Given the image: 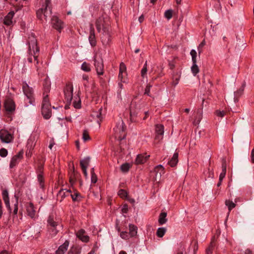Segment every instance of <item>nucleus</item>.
<instances>
[{
	"mask_svg": "<svg viewBox=\"0 0 254 254\" xmlns=\"http://www.w3.org/2000/svg\"><path fill=\"white\" fill-rule=\"evenodd\" d=\"M95 24L99 32H100L101 30L103 31L102 35L101 37L103 44L105 46L109 45L111 41L110 27L104 25V19L102 17H99L97 19Z\"/></svg>",
	"mask_w": 254,
	"mask_h": 254,
	"instance_id": "f257e3e1",
	"label": "nucleus"
},
{
	"mask_svg": "<svg viewBox=\"0 0 254 254\" xmlns=\"http://www.w3.org/2000/svg\"><path fill=\"white\" fill-rule=\"evenodd\" d=\"M51 0H45V5L37 11L38 18L42 21H47V17L52 14Z\"/></svg>",
	"mask_w": 254,
	"mask_h": 254,
	"instance_id": "f03ea898",
	"label": "nucleus"
},
{
	"mask_svg": "<svg viewBox=\"0 0 254 254\" xmlns=\"http://www.w3.org/2000/svg\"><path fill=\"white\" fill-rule=\"evenodd\" d=\"M113 135L119 140L124 139L126 136L125 125L123 121H120L117 123L113 128Z\"/></svg>",
	"mask_w": 254,
	"mask_h": 254,
	"instance_id": "7ed1b4c3",
	"label": "nucleus"
},
{
	"mask_svg": "<svg viewBox=\"0 0 254 254\" xmlns=\"http://www.w3.org/2000/svg\"><path fill=\"white\" fill-rule=\"evenodd\" d=\"M28 43H29V51L30 54L31 55L33 56L35 60L37 61V64H38V62L37 61L38 55H37V54L39 52V49L37 47V40H36L35 37L33 34H31V35L29 37Z\"/></svg>",
	"mask_w": 254,
	"mask_h": 254,
	"instance_id": "20e7f679",
	"label": "nucleus"
},
{
	"mask_svg": "<svg viewBox=\"0 0 254 254\" xmlns=\"http://www.w3.org/2000/svg\"><path fill=\"white\" fill-rule=\"evenodd\" d=\"M22 89L24 94L27 97V101L30 104H33L34 99L32 88H30L27 83H23Z\"/></svg>",
	"mask_w": 254,
	"mask_h": 254,
	"instance_id": "39448f33",
	"label": "nucleus"
},
{
	"mask_svg": "<svg viewBox=\"0 0 254 254\" xmlns=\"http://www.w3.org/2000/svg\"><path fill=\"white\" fill-rule=\"evenodd\" d=\"M94 66L97 72L99 75H103L104 73V64L103 59L101 58H97V56H94Z\"/></svg>",
	"mask_w": 254,
	"mask_h": 254,
	"instance_id": "423d86ee",
	"label": "nucleus"
},
{
	"mask_svg": "<svg viewBox=\"0 0 254 254\" xmlns=\"http://www.w3.org/2000/svg\"><path fill=\"white\" fill-rule=\"evenodd\" d=\"M0 139L2 142L9 143L12 142L13 139L12 134L5 129L0 130Z\"/></svg>",
	"mask_w": 254,
	"mask_h": 254,
	"instance_id": "0eeeda50",
	"label": "nucleus"
},
{
	"mask_svg": "<svg viewBox=\"0 0 254 254\" xmlns=\"http://www.w3.org/2000/svg\"><path fill=\"white\" fill-rule=\"evenodd\" d=\"M73 86L71 84H67L64 88V98L67 103H70L73 98Z\"/></svg>",
	"mask_w": 254,
	"mask_h": 254,
	"instance_id": "6e6552de",
	"label": "nucleus"
},
{
	"mask_svg": "<svg viewBox=\"0 0 254 254\" xmlns=\"http://www.w3.org/2000/svg\"><path fill=\"white\" fill-rule=\"evenodd\" d=\"M1 195L2 199L4 201V203L5 205L6 208L9 211V212L11 213L12 212V209L10 207L9 194L7 190L6 189H3L2 190Z\"/></svg>",
	"mask_w": 254,
	"mask_h": 254,
	"instance_id": "1a4fd4ad",
	"label": "nucleus"
},
{
	"mask_svg": "<svg viewBox=\"0 0 254 254\" xmlns=\"http://www.w3.org/2000/svg\"><path fill=\"white\" fill-rule=\"evenodd\" d=\"M25 207L27 215L31 218H35L36 210L33 204L31 202L27 203L25 205Z\"/></svg>",
	"mask_w": 254,
	"mask_h": 254,
	"instance_id": "9d476101",
	"label": "nucleus"
},
{
	"mask_svg": "<svg viewBox=\"0 0 254 254\" xmlns=\"http://www.w3.org/2000/svg\"><path fill=\"white\" fill-rule=\"evenodd\" d=\"M154 172L156 175L154 180L156 182H159L162 175L165 173L164 168L161 165H158L154 168Z\"/></svg>",
	"mask_w": 254,
	"mask_h": 254,
	"instance_id": "9b49d317",
	"label": "nucleus"
},
{
	"mask_svg": "<svg viewBox=\"0 0 254 254\" xmlns=\"http://www.w3.org/2000/svg\"><path fill=\"white\" fill-rule=\"evenodd\" d=\"M150 155H147L146 153L138 154L136 157L134 163L136 165L144 164L147 161Z\"/></svg>",
	"mask_w": 254,
	"mask_h": 254,
	"instance_id": "f8f14e48",
	"label": "nucleus"
},
{
	"mask_svg": "<svg viewBox=\"0 0 254 254\" xmlns=\"http://www.w3.org/2000/svg\"><path fill=\"white\" fill-rule=\"evenodd\" d=\"M164 132V126L161 124L156 125L155 126L156 139H158L159 140L162 139Z\"/></svg>",
	"mask_w": 254,
	"mask_h": 254,
	"instance_id": "ddd939ff",
	"label": "nucleus"
},
{
	"mask_svg": "<svg viewBox=\"0 0 254 254\" xmlns=\"http://www.w3.org/2000/svg\"><path fill=\"white\" fill-rule=\"evenodd\" d=\"M52 24L53 27L59 31L64 27V24L62 21L56 16H53L52 17Z\"/></svg>",
	"mask_w": 254,
	"mask_h": 254,
	"instance_id": "4468645a",
	"label": "nucleus"
},
{
	"mask_svg": "<svg viewBox=\"0 0 254 254\" xmlns=\"http://www.w3.org/2000/svg\"><path fill=\"white\" fill-rule=\"evenodd\" d=\"M88 39L91 46L95 47L96 45V40L95 35L94 28L92 24H91L90 25V35Z\"/></svg>",
	"mask_w": 254,
	"mask_h": 254,
	"instance_id": "2eb2a0df",
	"label": "nucleus"
},
{
	"mask_svg": "<svg viewBox=\"0 0 254 254\" xmlns=\"http://www.w3.org/2000/svg\"><path fill=\"white\" fill-rule=\"evenodd\" d=\"M4 108L6 111L8 112H12L14 111L15 105L14 101L10 98H7L4 102Z\"/></svg>",
	"mask_w": 254,
	"mask_h": 254,
	"instance_id": "dca6fc26",
	"label": "nucleus"
},
{
	"mask_svg": "<svg viewBox=\"0 0 254 254\" xmlns=\"http://www.w3.org/2000/svg\"><path fill=\"white\" fill-rule=\"evenodd\" d=\"M22 152H19L16 155L13 156L10 161L9 165L10 168H12L18 164L19 161L22 159Z\"/></svg>",
	"mask_w": 254,
	"mask_h": 254,
	"instance_id": "f3484780",
	"label": "nucleus"
},
{
	"mask_svg": "<svg viewBox=\"0 0 254 254\" xmlns=\"http://www.w3.org/2000/svg\"><path fill=\"white\" fill-rule=\"evenodd\" d=\"M76 236L83 242L87 243L89 240V236L85 234V231L83 229L79 230Z\"/></svg>",
	"mask_w": 254,
	"mask_h": 254,
	"instance_id": "a211bd4d",
	"label": "nucleus"
},
{
	"mask_svg": "<svg viewBox=\"0 0 254 254\" xmlns=\"http://www.w3.org/2000/svg\"><path fill=\"white\" fill-rule=\"evenodd\" d=\"M14 15L13 11L9 12L4 17L3 23L7 26H10L12 24V19Z\"/></svg>",
	"mask_w": 254,
	"mask_h": 254,
	"instance_id": "6ab92c4d",
	"label": "nucleus"
},
{
	"mask_svg": "<svg viewBox=\"0 0 254 254\" xmlns=\"http://www.w3.org/2000/svg\"><path fill=\"white\" fill-rule=\"evenodd\" d=\"M69 242L66 241L56 251V254H64L67 250Z\"/></svg>",
	"mask_w": 254,
	"mask_h": 254,
	"instance_id": "aec40b11",
	"label": "nucleus"
},
{
	"mask_svg": "<svg viewBox=\"0 0 254 254\" xmlns=\"http://www.w3.org/2000/svg\"><path fill=\"white\" fill-rule=\"evenodd\" d=\"M42 114L45 119H49L52 114L51 107H42Z\"/></svg>",
	"mask_w": 254,
	"mask_h": 254,
	"instance_id": "412c9836",
	"label": "nucleus"
},
{
	"mask_svg": "<svg viewBox=\"0 0 254 254\" xmlns=\"http://www.w3.org/2000/svg\"><path fill=\"white\" fill-rule=\"evenodd\" d=\"M71 193V190H69L66 189H62L61 190L58 194V197H61V200L64 198L65 197L67 196L70 195Z\"/></svg>",
	"mask_w": 254,
	"mask_h": 254,
	"instance_id": "4be33fe9",
	"label": "nucleus"
},
{
	"mask_svg": "<svg viewBox=\"0 0 254 254\" xmlns=\"http://www.w3.org/2000/svg\"><path fill=\"white\" fill-rule=\"evenodd\" d=\"M178 162V153L175 152L171 160L168 162V164L172 167H175Z\"/></svg>",
	"mask_w": 254,
	"mask_h": 254,
	"instance_id": "5701e85b",
	"label": "nucleus"
},
{
	"mask_svg": "<svg viewBox=\"0 0 254 254\" xmlns=\"http://www.w3.org/2000/svg\"><path fill=\"white\" fill-rule=\"evenodd\" d=\"M129 234L130 237H134L136 235L137 232V228L133 224L129 225Z\"/></svg>",
	"mask_w": 254,
	"mask_h": 254,
	"instance_id": "b1692460",
	"label": "nucleus"
},
{
	"mask_svg": "<svg viewBox=\"0 0 254 254\" xmlns=\"http://www.w3.org/2000/svg\"><path fill=\"white\" fill-rule=\"evenodd\" d=\"M36 137L35 136H31L27 141V146L30 149H33L35 145Z\"/></svg>",
	"mask_w": 254,
	"mask_h": 254,
	"instance_id": "393cba45",
	"label": "nucleus"
},
{
	"mask_svg": "<svg viewBox=\"0 0 254 254\" xmlns=\"http://www.w3.org/2000/svg\"><path fill=\"white\" fill-rule=\"evenodd\" d=\"M132 165L128 163L123 164L121 166V170L123 173H126L128 172L129 169L131 167Z\"/></svg>",
	"mask_w": 254,
	"mask_h": 254,
	"instance_id": "a878e982",
	"label": "nucleus"
},
{
	"mask_svg": "<svg viewBox=\"0 0 254 254\" xmlns=\"http://www.w3.org/2000/svg\"><path fill=\"white\" fill-rule=\"evenodd\" d=\"M226 173V165L225 163H223L222 165V172L220 173L219 176V181L222 182L223 179L225 178Z\"/></svg>",
	"mask_w": 254,
	"mask_h": 254,
	"instance_id": "bb28decb",
	"label": "nucleus"
},
{
	"mask_svg": "<svg viewBox=\"0 0 254 254\" xmlns=\"http://www.w3.org/2000/svg\"><path fill=\"white\" fill-rule=\"evenodd\" d=\"M48 224L49 227H57L58 222L55 221L53 217L50 216L48 219Z\"/></svg>",
	"mask_w": 254,
	"mask_h": 254,
	"instance_id": "cd10ccee",
	"label": "nucleus"
},
{
	"mask_svg": "<svg viewBox=\"0 0 254 254\" xmlns=\"http://www.w3.org/2000/svg\"><path fill=\"white\" fill-rule=\"evenodd\" d=\"M72 200L74 201H79L80 200L81 198V195L77 191H74L73 193H70V194Z\"/></svg>",
	"mask_w": 254,
	"mask_h": 254,
	"instance_id": "c85d7f7f",
	"label": "nucleus"
},
{
	"mask_svg": "<svg viewBox=\"0 0 254 254\" xmlns=\"http://www.w3.org/2000/svg\"><path fill=\"white\" fill-rule=\"evenodd\" d=\"M167 213L166 212H162L159 218V223L160 225H162L163 224H165L167 222Z\"/></svg>",
	"mask_w": 254,
	"mask_h": 254,
	"instance_id": "c756f323",
	"label": "nucleus"
},
{
	"mask_svg": "<svg viewBox=\"0 0 254 254\" xmlns=\"http://www.w3.org/2000/svg\"><path fill=\"white\" fill-rule=\"evenodd\" d=\"M147 62H145L141 70V76L142 78H147Z\"/></svg>",
	"mask_w": 254,
	"mask_h": 254,
	"instance_id": "7c9ffc66",
	"label": "nucleus"
},
{
	"mask_svg": "<svg viewBox=\"0 0 254 254\" xmlns=\"http://www.w3.org/2000/svg\"><path fill=\"white\" fill-rule=\"evenodd\" d=\"M48 95H43V99L42 104V107H51V104L50 103L49 99L48 98Z\"/></svg>",
	"mask_w": 254,
	"mask_h": 254,
	"instance_id": "2f4dec72",
	"label": "nucleus"
},
{
	"mask_svg": "<svg viewBox=\"0 0 254 254\" xmlns=\"http://www.w3.org/2000/svg\"><path fill=\"white\" fill-rule=\"evenodd\" d=\"M50 83L49 81H46L45 84L44 85L43 95H48V93L50 91Z\"/></svg>",
	"mask_w": 254,
	"mask_h": 254,
	"instance_id": "473e14b6",
	"label": "nucleus"
},
{
	"mask_svg": "<svg viewBox=\"0 0 254 254\" xmlns=\"http://www.w3.org/2000/svg\"><path fill=\"white\" fill-rule=\"evenodd\" d=\"M73 105L74 107L76 109H80L81 108V101L79 97H75Z\"/></svg>",
	"mask_w": 254,
	"mask_h": 254,
	"instance_id": "72a5a7b5",
	"label": "nucleus"
},
{
	"mask_svg": "<svg viewBox=\"0 0 254 254\" xmlns=\"http://www.w3.org/2000/svg\"><path fill=\"white\" fill-rule=\"evenodd\" d=\"M90 161L89 158H85L80 161L81 168H87Z\"/></svg>",
	"mask_w": 254,
	"mask_h": 254,
	"instance_id": "f704fd0d",
	"label": "nucleus"
},
{
	"mask_svg": "<svg viewBox=\"0 0 254 254\" xmlns=\"http://www.w3.org/2000/svg\"><path fill=\"white\" fill-rule=\"evenodd\" d=\"M166 232V229L164 227L159 228L157 229L156 235L158 237L162 238Z\"/></svg>",
	"mask_w": 254,
	"mask_h": 254,
	"instance_id": "c9c22d12",
	"label": "nucleus"
},
{
	"mask_svg": "<svg viewBox=\"0 0 254 254\" xmlns=\"http://www.w3.org/2000/svg\"><path fill=\"white\" fill-rule=\"evenodd\" d=\"M225 204L228 208L229 213L236 206L235 203L230 200H226L225 201Z\"/></svg>",
	"mask_w": 254,
	"mask_h": 254,
	"instance_id": "e433bc0d",
	"label": "nucleus"
},
{
	"mask_svg": "<svg viewBox=\"0 0 254 254\" xmlns=\"http://www.w3.org/2000/svg\"><path fill=\"white\" fill-rule=\"evenodd\" d=\"M81 68L86 72H89L91 70L90 64L86 62H84L81 65Z\"/></svg>",
	"mask_w": 254,
	"mask_h": 254,
	"instance_id": "4c0bfd02",
	"label": "nucleus"
},
{
	"mask_svg": "<svg viewBox=\"0 0 254 254\" xmlns=\"http://www.w3.org/2000/svg\"><path fill=\"white\" fill-rule=\"evenodd\" d=\"M127 67L124 63H122L120 65L119 73H124L125 76H127Z\"/></svg>",
	"mask_w": 254,
	"mask_h": 254,
	"instance_id": "58836bf2",
	"label": "nucleus"
},
{
	"mask_svg": "<svg viewBox=\"0 0 254 254\" xmlns=\"http://www.w3.org/2000/svg\"><path fill=\"white\" fill-rule=\"evenodd\" d=\"M14 197L15 198V203L14 204V208L13 210V214L14 215H16L18 212V197L16 195H14Z\"/></svg>",
	"mask_w": 254,
	"mask_h": 254,
	"instance_id": "ea45409f",
	"label": "nucleus"
},
{
	"mask_svg": "<svg viewBox=\"0 0 254 254\" xmlns=\"http://www.w3.org/2000/svg\"><path fill=\"white\" fill-rule=\"evenodd\" d=\"M191 70L193 74L195 76L197 73H198L199 70L198 67L196 65V63H193L191 67Z\"/></svg>",
	"mask_w": 254,
	"mask_h": 254,
	"instance_id": "a19ab883",
	"label": "nucleus"
},
{
	"mask_svg": "<svg viewBox=\"0 0 254 254\" xmlns=\"http://www.w3.org/2000/svg\"><path fill=\"white\" fill-rule=\"evenodd\" d=\"M82 139L84 142H86L90 140L91 138L89 135L88 132L86 130H84L82 134Z\"/></svg>",
	"mask_w": 254,
	"mask_h": 254,
	"instance_id": "79ce46f5",
	"label": "nucleus"
},
{
	"mask_svg": "<svg viewBox=\"0 0 254 254\" xmlns=\"http://www.w3.org/2000/svg\"><path fill=\"white\" fill-rule=\"evenodd\" d=\"M38 181L40 184V187L44 188V178L43 175L40 173L38 175Z\"/></svg>",
	"mask_w": 254,
	"mask_h": 254,
	"instance_id": "37998d69",
	"label": "nucleus"
},
{
	"mask_svg": "<svg viewBox=\"0 0 254 254\" xmlns=\"http://www.w3.org/2000/svg\"><path fill=\"white\" fill-rule=\"evenodd\" d=\"M190 54L192 58V63H196V52L194 50H191L190 52Z\"/></svg>",
	"mask_w": 254,
	"mask_h": 254,
	"instance_id": "c03bdc74",
	"label": "nucleus"
},
{
	"mask_svg": "<svg viewBox=\"0 0 254 254\" xmlns=\"http://www.w3.org/2000/svg\"><path fill=\"white\" fill-rule=\"evenodd\" d=\"M91 182L94 184L96 183L97 181V176L94 172L93 168L92 169V170L91 171Z\"/></svg>",
	"mask_w": 254,
	"mask_h": 254,
	"instance_id": "a18cd8bd",
	"label": "nucleus"
},
{
	"mask_svg": "<svg viewBox=\"0 0 254 254\" xmlns=\"http://www.w3.org/2000/svg\"><path fill=\"white\" fill-rule=\"evenodd\" d=\"M49 231L52 236H55L58 232L57 227H49Z\"/></svg>",
	"mask_w": 254,
	"mask_h": 254,
	"instance_id": "49530a36",
	"label": "nucleus"
},
{
	"mask_svg": "<svg viewBox=\"0 0 254 254\" xmlns=\"http://www.w3.org/2000/svg\"><path fill=\"white\" fill-rule=\"evenodd\" d=\"M121 237L125 240L128 239L130 237L129 234L126 231H122L120 233Z\"/></svg>",
	"mask_w": 254,
	"mask_h": 254,
	"instance_id": "de8ad7c7",
	"label": "nucleus"
},
{
	"mask_svg": "<svg viewBox=\"0 0 254 254\" xmlns=\"http://www.w3.org/2000/svg\"><path fill=\"white\" fill-rule=\"evenodd\" d=\"M118 195L121 198H126L127 196V192L126 190H120L118 191Z\"/></svg>",
	"mask_w": 254,
	"mask_h": 254,
	"instance_id": "09e8293b",
	"label": "nucleus"
},
{
	"mask_svg": "<svg viewBox=\"0 0 254 254\" xmlns=\"http://www.w3.org/2000/svg\"><path fill=\"white\" fill-rule=\"evenodd\" d=\"M165 17L168 19H170L172 17V10H167L165 12Z\"/></svg>",
	"mask_w": 254,
	"mask_h": 254,
	"instance_id": "8fccbe9b",
	"label": "nucleus"
},
{
	"mask_svg": "<svg viewBox=\"0 0 254 254\" xmlns=\"http://www.w3.org/2000/svg\"><path fill=\"white\" fill-rule=\"evenodd\" d=\"M7 150L5 148H1L0 149V156L2 157H5L7 155Z\"/></svg>",
	"mask_w": 254,
	"mask_h": 254,
	"instance_id": "3c124183",
	"label": "nucleus"
},
{
	"mask_svg": "<svg viewBox=\"0 0 254 254\" xmlns=\"http://www.w3.org/2000/svg\"><path fill=\"white\" fill-rule=\"evenodd\" d=\"M126 76H125L124 73H119V79L122 82L126 83L127 82V79L126 78Z\"/></svg>",
	"mask_w": 254,
	"mask_h": 254,
	"instance_id": "603ef678",
	"label": "nucleus"
},
{
	"mask_svg": "<svg viewBox=\"0 0 254 254\" xmlns=\"http://www.w3.org/2000/svg\"><path fill=\"white\" fill-rule=\"evenodd\" d=\"M213 247H214V244L212 242H211L210 246L208 247V248L206 250V254H212Z\"/></svg>",
	"mask_w": 254,
	"mask_h": 254,
	"instance_id": "864d4df0",
	"label": "nucleus"
},
{
	"mask_svg": "<svg viewBox=\"0 0 254 254\" xmlns=\"http://www.w3.org/2000/svg\"><path fill=\"white\" fill-rule=\"evenodd\" d=\"M152 87V85H151L150 84H148L147 85V86H146V88L145 89V92H144V94H146L147 95H149V93H150V89Z\"/></svg>",
	"mask_w": 254,
	"mask_h": 254,
	"instance_id": "5fc2aeb1",
	"label": "nucleus"
},
{
	"mask_svg": "<svg viewBox=\"0 0 254 254\" xmlns=\"http://www.w3.org/2000/svg\"><path fill=\"white\" fill-rule=\"evenodd\" d=\"M205 41L203 40L198 47V53L200 54L202 52V49L203 47L205 45Z\"/></svg>",
	"mask_w": 254,
	"mask_h": 254,
	"instance_id": "6e6d98bb",
	"label": "nucleus"
},
{
	"mask_svg": "<svg viewBox=\"0 0 254 254\" xmlns=\"http://www.w3.org/2000/svg\"><path fill=\"white\" fill-rule=\"evenodd\" d=\"M215 113L217 116L221 117H223L225 114V113L224 111H216Z\"/></svg>",
	"mask_w": 254,
	"mask_h": 254,
	"instance_id": "4d7b16f0",
	"label": "nucleus"
},
{
	"mask_svg": "<svg viewBox=\"0 0 254 254\" xmlns=\"http://www.w3.org/2000/svg\"><path fill=\"white\" fill-rule=\"evenodd\" d=\"M101 109H100L99 110V113H96L95 114L93 115V116L94 117H96L97 119H99L100 121H101Z\"/></svg>",
	"mask_w": 254,
	"mask_h": 254,
	"instance_id": "13d9d810",
	"label": "nucleus"
},
{
	"mask_svg": "<svg viewBox=\"0 0 254 254\" xmlns=\"http://www.w3.org/2000/svg\"><path fill=\"white\" fill-rule=\"evenodd\" d=\"M3 215V207L1 199H0V219Z\"/></svg>",
	"mask_w": 254,
	"mask_h": 254,
	"instance_id": "bf43d9fd",
	"label": "nucleus"
},
{
	"mask_svg": "<svg viewBox=\"0 0 254 254\" xmlns=\"http://www.w3.org/2000/svg\"><path fill=\"white\" fill-rule=\"evenodd\" d=\"M251 161L254 163V148L252 149L251 153Z\"/></svg>",
	"mask_w": 254,
	"mask_h": 254,
	"instance_id": "052dcab7",
	"label": "nucleus"
},
{
	"mask_svg": "<svg viewBox=\"0 0 254 254\" xmlns=\"http://www.w3.org/2000/svg\"><path fill=\"white\" fill-rule=\"evenodd\" d=\"M127 205H124L122 208V212L124 213H126L127 211Z\"/></svg>",
	"mask_w": 254,
	"mask_h": 254,
	"instance_id": "680f3d73",
	"label": "nucleus"
},
{
	"mask_svg": "<svg viewBox=\"0 0 254 254\" xmlns=\"http://www.w3.org/2000/svg\"><path fill=\"white\" fill-rule=\"evenodd\" d=\"M243 91H244V88H243V87H242V88H241V89H240L239 90H238V91L236 92V93L237 94H238V95H241L243 93Z\"/></svg>",
	"mask_w": 254,
	"mask_h": 254,
	"instance_id": "e2e57ef3",
	"label": "nucleus"
},
{
	"mask_svg": "<svg viewBox=\"0 0 254 254\" xmlns=\"http://www.w3.org/2000/svg\"><path fill=\"white\" fill-rule=\"evenodd\" d=\"M148 116H149V113H148V112H145L144 113V117L143 118V120H146L148 118Z\"/></svg>",
	"mask_w": 254,
	"mask_h": 254,
	"instance_id": "0e129e2a",
	"label": "nucleus"
},
{
	"mask_svg": "<svg viewBox=\"0 0 254 254\" xmlns=\"http://www.w3.org/2000/svg\"><path fill=\"white\" fill-rule=\"evenodd\" d=\"M54 144H55V143H54V141L53 140H51L50 141V144L49 145V148L50 149H52V148L53 146L54 145Z\"/></svg>",
	"mask_w": 254,
	"mask_h": 254,
	"instance_id": "69168bd1",
	"label": "nucleus"
},
{
	"mask_svg": "<svg viewBox=\"0 0 254 254\" xmlns=\"http://www.w3.org/2000/svg\"><path fill=\"white\" fill-rule=\"evenodd\" d=\"M144 20V16L143 15H141L138 18V21L140 23H142L143 21Z\"/></svg>",
	"mask_w": 254,
	"mask_h": 254,
	"instance_id": "338daca9",
	"label": "nucleus"
},
{
	"mask_svg": "<svg viewBox=\"0 0 254 254\" xmlns=\"http://www.w3.org/2000/svg\"><path fill=\"white\" fill-rule=\"evenodd\" d=\"M245 254H252V252L250 250L247 249L246 250Z\"/></svg>",
	"mask_w": 254,
	"mask_h": 254,
	"instance_id": "774afa93",
	"label": "nucleus"
}]
</instances>
